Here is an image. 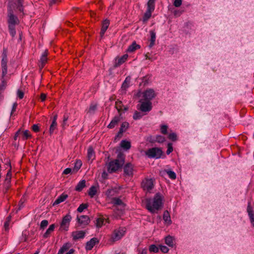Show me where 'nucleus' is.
I'll return each instance as SVG.
<instances>
[{"label": "nucleus", "instance_id": "f257e3e1", "mask_svg": "<svg viewBox=\"0 0 254 254\" xmlns=\"http://www.w3.org/2000/svg\"><path fill=\"white\" fill-rule=\"evenodd\" d=\"M163 196L160 193L155 194L153 198L146 199V208L152 213H156L163 205Z\"/></svg>", "mask_w": 254, "mask_h": 254}, {"label": "nucleus", "instance_id": "f03ea898", "mask_svg": "<svg viewBox=\"0 0 254 254\" xmlns=\"http://www.w3.org/2000/svg\"><path fill=\"white\" fill-rule=\"evenodd\" d=\"M125 157L124 154L120 153L117 159L111 161L108 165V171L109 173H113L117 171L124 163Z\"/></svg>", "mask_w": 254, "mask_h": 254}, {"label": "nucleus", "instance_id": "7ed1b4c3", "mask_svg": "<svg viewBox=\"0 0 254 254\" xmlns=\"http://www.w3.org/2000/svg\"><path fill=\"white\" fill-rule=\"evenodd\" d=\"M156 95L155 91L152 89H148L142 92L139 91L135 95L136 97L140 98V100L148 102H151Z\"/></svg>", "mask_w": 254, "mask_h": 254}, {"label": "nucleus", "instance_id": "20e7f679", "mask_svg": "<svg viewBox=\"0 0 254 254\" xmlns=\"http://www.w3.org/2000/svg\"><path fill=\"white\" fill-rule=\"evenodd\" d=\"M163 154L162 150L158 147H153L146 150L145 154L149 158H160Z\"/></svg>", "mask_w": 254, "mask_h": 254}, {"label": "nucleus", "instance_id": "39448f33", "mask_svg": "<svg viewBox=\"0 0 254 254\" xmlns=\"http://www.w3.org/2000/svg\"><path fill=\"white\" fill-rule=\"evenodd\" d=\"M125 232L126 229L123 227L115 230L111 236L110 240L113 242L119 241L124 236Z\"/></svg>", "mask_w": 254, "mask_h": 254}, {"label": "nucleus", "instance_id": "423d86ee", "mask_svg": "<svg viewBox=\"0 0 254 254\" xmlns=\"http://www.w3.org/2000/svg\"><path fill=\"white\" fill-rule=\"evenodd\" d=\"M139 104L137 105L138 110L144 113H147L150 111L152 108L151 102L145 101L142 100H139Z\"/></svg>", "mask_w": 254, "mask_h": 254}, {"label": "nucleus", "instance_id": "0eeeda50", "mask_svg": "<svg viewBox=\"0 0 254 254\" xmlns=\"http://www.w3.org/2000/svg\"><path fill=\"white\" fill-rule=\"evenodd\" d=\"M71 219V217L69 214H66L64 217L61 223L60 230L62 231H67Z\"/></svg>", "mask_w": 254, "mask_h": 254}, {"label": "nucleus", "instance_id": "6e6552de", "mask_svg": "<svg viewBox=\"0 0 254 254\" xmlns=\"http://www.w3.org/2000/svg\"><path fill=\"white\" fill-rule=\"evenodd\" d=\"M156 0H149L147 3V9L144 16H151L155 9V3Z\"/></svg>", "mask_w": 254, "mask_h": 254}, {"label": "nucleus", "instance_id": "1a4fd4ad", "mask_svg": "<svg viewBox=\"0 0 254 254\" xmlns=\"http://www.w3.org/2000/svg\"><path fill=\"white\" fill-rule=\"evenodd\" d=\"M141 186L143 190L148 192L150 191L154 187L153 180L152 179H145L142 181Z\"/></svg>", "mask_w": 254, "mask_h": 254}, {"label": "nucleus", "instance_id": "9d476101", "mask_svg": "<svg viewBox=\"0 0 254 254\" xmlns=\"http://www.w3.org/2000/svg\"><path fill=\"white\" fill-rule=\"evenodd\" d=\"M7 57L5 54L3 53L2 58L1 60V68H2V77H3L6 75L7 72Z\"/></svg>", "mask_w": 254, "mask_h": 254}, {"label": "nucleus", "instance_id": "9b49d317", "mask_svg": "<svg viewBox=\"0 0 254 254\" xmlns=\"http://www.w3.org/2000/svg\"><path fill=\"white\" fill-rule=\"evenodd\" d=\"M99 243V241L96 238H93L90 241H88L85 246V249L87 251L91 250L93 247Z\"/></svg>", "mask_w": 254, "mask_h": 254}, {"label": "nucleus", "instance_id": "f8f14e48", "mask_svg": "<svg viewBox=\"0 0 254 254\" xmlns=\"http://www.w3.org/2000/svg\"><path fill=\"white\" fill-rule=\"evenodd\" d=\"M134 171L133 166L130 163H127L124 167V172L126 175L131 176L133 175Z\"/></svg>", "mask_w": 254, "mask_h": 254}, {"label": "nucleus", "instance_id": "ddd939ff", "mask_svg": "<svg viewBox=\"0 0 254 254\" xmlns=\"http://www.w3.org/2000/svg\"><path fill=\"white\" fill-rule=\"evenodd\" d=\"M78 222L82 225H87L90 222V219L87 215H81L77 217Z\"/></svg>", "mask_w": 254, "mask_h": 254}, {"label": "nucleus", "instance_id": "4468645a", "mask_svg": "<svg viewBox=\"0 0 254 254\" xmlns=\"http://www.w3.org/2000/svg\"><path fill=\"white\" fill-rule=\"evenodd\" d=\"M110 24V21L108 19H105L102 22V28L100 32V37L102 38L108 29Z\"/></svg>", "mask_w": 254, "mask_h": 254}, {"label": "nucleus", "instance_id": "2eb2a0df", "mask_svg": "<svg viewBox=\"0 0 254 254\" xmlns=\"http://www.w3.org/2000/svg\"><path fill=\"white\" fill-rule=\"evenodd\" d=\"M16 4L15 2H9L7 6L8 15L14 16V11L15 10Z\"/></svg>", "mask_w": 254, "mask_h": 254}, {"label": "nucleus", "instance_id": "dca6fc26", "mask_svg": "<svg viewBox=\"0 0 254 254\" xmlns=\"http://www.w3.org/2000/svg\"><path fill=\"white\" fill-rule=\"evenodd\" d=\"M128 58L127 54H125L120 58H117L115 60V66H118L126 61Z\"/></svg>", "mask_w": 254, "mask_h": 254}, {"label": "nucleus", "instance_id": "f3484780", "mask_svg": "<svg viewBox=\"0 0 254 254\" xmlns=\"http://www.w3.org/2000/svg\"><path fill=\"white\" fill-rule=\"evenodd\" d=\"M121 114L120 113L119 116H115L108 126V127L110 128H113L117 125L118 123L121 121Z\"/></svg>", "mask_w": 254, "mask_h": 254}, {"label": "nucleus", "instance_id": "a211bd4d", "mask_svg": "<svg viewBox=\"0 0 254 254\" xmlns=\"http://www.w3.org/2000/svg\"><path fill=\"white\" fill-rule=\"evenodd\" d=\"M95 152L93 150V149L91 146H90L87 150L88 160L90 163H91L93 161V160L95 159Z\"/></svg>", "mask_w": 254, "mask_h": 254}, {"label": "nucleus", "instance_id": "6ab92c4d", "mask_svg": "<svg viewBox=\"0 0 254 254\" xmlns=\"http://www.w3.org/2000/svg\"><path fill=\"white\" fill-rule=\"evenodd\" d=\"M72 236L74 240L82 239L84 237L85 233L83 231H75L72 232Z\"/></svg>", "mask_w": 254, "mask_h": 254}, {"label": "nucleus", "instance_id": "aec40b11", "mask_svg": "<svg viewBox=\"0 0 254 254\" xmlns=\"http://www.w3.org/2000/svg\"><path fill=\"white\" fill-rule=\"evenodd\" d=\"M8 22L9 27H13V28H14L15 25L18 24L19 20L17 17H9Z\"/></svg>", "mask_w": 254, "mask_h": 254}, {"label": "nucleus", "instance_id": "412c9836", "mask_svg": "<svg viewBox=\"0 0 254 254\" xmlns=\"http://www.w3.org/2000/svg\"><path fill=\"white\" fill-rule=\"evenodd\" d=\"M48 52L47 50H46L42 54L40 58L41 66L43 67L47 61V56L48 55Z\"/></svg>", "mask_w": 254, "mask_h": 254}, {"label": "nucleus", "instance_id": "4be33fe9", "mask_svg": "<svg viewBox=\"0 0 254 254\" xmlns=\"http://www.w3.org/2000/svg\"><path fill=\"white\" fill-rule=\"evenodd\" d=\"M116 108L118 110L119 113H120V111L123 110H124V111H127L128 110L127 107L124 106L122 102L121 101H116Z\"/></svg>", "mask_w": 254, "mask_h": 254}, {"label": "nucleus", "instance_id": "5701e85b", "mask_svg": "<svg viewBox=\"0 0 254 254\" xmlns=\"http://www.w3.org/2000/svg\"><path fill=\"white\" fill-rule=\"evenodd\" d=\"M67 196V195L66 194H62L60 196H59L58 198L55 201V202L53 203V205H58L60 203L63 202L66 199Z\"/></svg>", "mask_w": 254, "mask_h": 254}, {"label": "nucleus", "instance_id": "b1692460", "mask_svg": "<svg viewBox=\"0 0 254 254\" xmlns=\"http://www.w3.org/2000/svg\"><path fill=\"white\" fill-rule=\"evenodd\" d=\"M140 48V46L137 44L135 42H133L132 43L131 45H130L127 50V52H133L134 51H135V50H136L137 49H138Z\"/></svg>", "mask_w": 254, "mask_h": 254}, {"label": "nucleus", "instance_id": "393cba45", "mask_svg": "<svg viewBox=\"0 0 254 254\" xmlns=\"http://www.w3.org/2000/svg\"><path fill=\"white\" fill-rule=\"evenodd\" d=\"M55 228V225L52 224L51 225L49 228L47 230L46 232L44 233L43 237L45 238H48L50 235L54 231Z\"/></svg>", "mask_w": 254, "mask_h": 254}, {"label": "nucleus", "instance_id": "a878e982", "mask_svg": "<svg viewBox=\"0 0 254 254\" xmlns=\"http://www.w3.org/2000/svg\"><path fill=\"white\" fill-rule=\"evenodd\" d=\"M163 218L165 223H166L167 224H170L171 223L170 214L167 210H166L164 212Z\"/></svg>", "mask_w": 254, "mask_h": 254}, {"label": "nucleus", "instance_id": "bb28decb", "mask_svg": "<svg viewBox=\"0 0 254 254\" xmlns=\"http://www.w3.org/2000/svg\"><path fill=\"white\" fill-rule=\"evenodd\" d=\"M151 38L150 40V44L149 45V47L151 48L154 46L155 44V41L156 39V33L154 31H150Z\"/></svg>", "mask_w": 254, "mask_h": 254}, {"label": "nucleus", "instance_id": "cd10ccee", "mask_svg": "<svg viewBox=\"0 0 254 254\" xmlns=\"http://www.w3.org/2000/svg\"><path fill=\"white\" fill-rule=\"evenodd\" d=\"M165 243L169 247H173L174 245V238L170 236H168L165 238Z\"/></svg>", "mask_w": 254, "mask_h": 254}, {"label": "nucleus", "instance_id": "c85d7f7f", "mask_svg": "<svg viewBox=\"0 0 254 254\" xmlns=\"http://www.w3.org/2000/svg\"><path fill=\"white\" fill-rule=\"evenodd\" d=\"M86 181L84 180L80 181L75 187V190L80 191L85 187Z\"/></svg>", "mask_w": 254, "mask_h": 254}, {"label": "nucleus", "instance_id": "c756f323", "mask_svg": "<svg viewBox=\"0 0 254 254\" xmlns=\"http://www.w3.org/2000/svg\"><path fill=\"white\" fill-rule=\"evenodd\" d=\"M69 248L70 244L69 243L64 244L60 249L58 254H64V253L67 251Z\"/></svg>", "mask_w": 254, "mask_h": 254}, {"label": "nucleus", "instance_id": "7c9ffc66", "mask_svg": "<svg viewBox=\"0 0 254 254\" xmlns=\"http://www.w3.org/2000/svg\"><path fill=\"white\" fill-rule=\"evenodd\" d=\"M121 146L126 149H128L130 148V142L126 140H122L120 143Z\"/></svg>", "mask_w": 254, "mask_h": 254}, {"label": "nucleus", "instance_id": "2f4dec72", "mask_svg": "<svg viewBox=\"0 0 254 254\" xmlns=\"http://www.w3.org/2000/svg\"><path fill=\"white\" fill-rule=\"evenodd\" d=\"M130 81V77H127L124 82H123L122 84V88L124 90H126L127 88L129 86V83Z\"/></svg>", "mask_w": 254, "mask_h": 254}, {"label": "nucleus", "instance_id": "473e14b6", "mask_svg": "<svg viewBox=\"0 0 254 254\" xmlns=\"http://www.w3.org/2000/svg\"><path fill=\"white\" fill-rule=\"evenodd\" d=\"M128 126L129 124L127 122H125L123 123L119 133L122 134L123 132L125 131L127 129Z\"/></svg>", "mask_w": 254, "mask_h": 254}, {"label": "nucleus", "instance_id": "72a5a7b5", "mask_svg": "<svg viewBox=\"0 0 254 254\" xmlns=\"http://www.w3.org/2000/svg\"><path fill=\"white\" fill-rule=\"evenodd\" d=\"M97 189L94 186H92L89 190L88 194L91 197H93L96 193Z\"/></svg>", "mask_w": 254, "mask_h": 254}, {"label": "nucleus", "instance_id": "f704fd0d", "mask_svg": "<svg viewBox=\"0 0 254 254\" xmlns=\"http://www.w3.org/2000/svg\"><path fill=\"white\" fill-rule=\"evenodd\" d=\"M105 219L102 217L98 218L96 219V226L98 228H101L104 224Z\"/></svg>", "mask_w": 254, "mask_h": 254}, {"label": "nucleus", "instance_id": "c9c22d12", "mask_svg": "<svg viewBox=\"0 0 254 254\" xmlns=\"http://www.w3.org/2000/svg\"><path fill=\"white\" fill-rule=\"evenodd\" d=\"M96 109L97 105L96 104L92 103L90 105L87 113L90 114H94Z\"/></svg>", "mask_w": 254, "mask_h": 254}, {"label": "nucleus", "instance_id": "e433bc0d", "mask_svg": "<svg viewBox=\"0 0 254 254\" xmlns=\"http://www.w3.org/2000/svg\"><path fill=\"white\" fill-rule=\"evenodd\" d=\"M22 139L23 140L27 139L28 138L31 136L29 131L28 130H25L21 132Z\"/></svg>", "mask_w": 254, "mask_h": 254}, {"label": "nucleus", "instance_id": "4c0bfd02", "mask_svg": "<svg viewBox=\"0 0 254 254\" xmlns=\"http://www.w3.org/2000/svg\"><path fill=\"white\" fill-rule=\"evenodd\" d=\"M81 161L80 160H77L74 164L73 171L75 172H77L81 168Z\"/></svg>", "mask_w": 254, "mask_h": 254}, {"label": "nucleus", "instance_id": "58836bf2", "mask_svg": "<svg viewBox=\"0 0 254 254\" xmlns=\"http://www.w3.org/2000/svg\"><path fill=\"white\" fill-rule=\"evenodd\" d=\"M57 122H52V124L50 127V133L52 134L54 132L55 129L57 128Z\"/></svg>", "mask_w": 254, "mask_h": 254}, {"label": "nucleus", "instance_id": "ea45409f", "mask_svg": "<svg viewBox=\"0 0 254 254\" xmlns=\"http://www.w3.org/2000/svg\"><path fill=\"white\" fill-rule=\"evenodd\" d=\"M166 173L170 179L174 180L176 178V175L174 172L171 170H168L166 171Z\"/></svg>", "mask_w": 254, "mask_h": 254}, {"label": "nucleus", "instance_id": "a19ab883", "mask_svg": "<svg viewBox=\"0 0 254 254\" xmlns=\"http://www.w3.org/2000/svg\"><path fill=\"white\" fill-rule=\"evenodd\" d=\"M113 203L117 205H124V203L122 202V201L118 198H114L113 199Z\"/></svg>", "mask_w": 254, "mask_h": 254}, {"label": "nucleus", "instance_id": "79ce46f5", "mask_svg": "<svg viewBox=\"0 0 254 254\" xmlns=\"http://www.w3.org/2000/svg\"><path fill=\"white\" fill-rule=\"evenodd\" d=\"M155 141L159 143H162L165 141V138L162 135H157L156 137Z\"/></svg>", "mask_w": 254, "mask_h": 254}, {"label": "nucleus", "instance_id": "37998d69", "mask_svg": "<svg viewBox=\"0 0 254 254\" xmlns=\"http://www.w3.org/2000/svg\"><path fill=\"white\" fill-rule=\"evenodd\" d=\"M87 208V205L86 204H81L79 205L77 208V211L79 212H82L84 209Z\"/></svg>", "mask_w": 254, "mask_h": 254}, {"label": "nucleus", "instance_id": "c03bdc74", "mask_svg": "<svg viewBox=\"0 0 254 254\" xmlns=\"http://www.w3.org/2000/svg\"><path fill=\"white\" fill-rule=\"evenodd\" d=\"M142 115L140 113L136 111L133 114V118L134 120H136L138 119H140V118H142Z\"/></svg>", "mask_w": 254, "mask_h": 254}, {"label": "nucleus", "instance_id": "a18cd8bd", "mask_svg": "<svg viewBox=\"0 0 254 254\" xmlns=\"http://www.w3.org/2000/svg\"><path fill=\"white\" fill-rule=\"evenodd\" d=\"M149 251L151 252L157 253L158 252V248L155 245H151L149 247Z\"/></svg>", "mask_w": 254, "mask_h": 254}, {"label": "nucleus", "instance_id": "49530a36", "mask_svg": "<svg viewBox=\"0 0 254 254\" xmlns=\"http://www.w3.org/2000/svg\"><path fill=\"white\" fill-rule=\"evenodd\" d=\"M247 212L248 213L249 216L251 215V214H254L253 212V208L251 205V203L249 202L247 207Z\"/></svg>", "mask_w": 254, "mask_h": 254}, {"label": "nucleus", "instance_id": "de8ad7c7", "mask_svg": "<svg viewBox=\"0 0 254 254\" xmlns=\"http://www.w3.org/2000/svg\"><path fill=\"white\" fill-rule=\"evenodd\" d=\"M167 128L168 127L166 125H162L161 126V132L164 134H166L167 133Z\"/></svg>", "mask_w": 254, "mask_h": 254}, {"label": "nucleus", "instance_id": "09e8293b", "mask_svg": "<svg viewBox=\"0 0 254 254\" xmlns=\"http://www.w3.org/2000/svg\"><path fill=\"white\" fill-rule=\"evenodd\" d=\"M48 225V221L47 220H44L42 221L40 224V228L41 229H44Z\"/></svg>", "mask_w": 254, "mask_h": 254}, {"label": "nucleus", "instance_id": "8fccbe9b", "mask_svg": "<svg viewBox=\"0 0 254 254\" xmlns=\"http://www.w3.org/2000/svg\"><path fill=\"white\" fill-rule=\"evenodd\" d=\"M168 137L170 139L175 141L177 140V135L175 133H172L169 134Z\"/></svg>", "mask_w": 254, "mask_h": 254}, {"label": "nucleus", "instance_id": "3c124183", "mask_svg": "<svg viewBox=\"0 0 254 254\" xmlns=\"http://www.w3.org/2000/svg\"><path fill=\"white\" fill-rule=\"evenodd\" d=\"M17 96L20 99H22L24 97V92L20 89H18L17 91Z\"/></svg>", "mask_w": 254, "mask_h": 254}, {"label": "nucleus", "instance_id": "603ef678", "mask_svg": "<svg viewBox=\"0 0 254 254\" xmlns=\"http://www.w3.org/2000/svg\"><path fill=\"white\" fill-rule=\"evenodd\" d=\"M182 0H175L174 2V5L176 7H179L182 4Z\"/></svg>", "mask_w": 254, "mask_h": 254}, {"label": "nucleus", "instance_id": "864d4df0", "mask_svg": "<svg viewBox=\"0 0 254 254\" xmlns=\"http://www.w3.org/2000/svg\"><path fill=\"white\" fill-rule=\"evenodd\" d=\"M9 32L10 35L12 36V37H14L16 34V31L15 30L14 28L13 27H9Z\"/></svg>", "mask_w": 254, "mask_h": 254}, {"label": "nucleus", "instance_id": "5fc2aeb1", "mask_svg": "<svg viewBox=\"0 0 254 254\" xmlns=\"http://www.w3.org/2000/svg\"><path fill=\"white\" fill-rule=\"evenodd\" d=\"M173 151V147L171 143H169L168 144V149L166 151L167 154H169Z\"/></svg>", "mask_w": 254, "mask_h": 254}, {"label": "nucleus", "instance_id": "6e6d98bb", "mask_svg": "<svg viewBox=\"0 0 254 254\" xmlns=\"http://www.w3.org/2000/svg\"><path fill=\"white\" fill-rule=\"evenodd\" d=\"M160 250L161 251L165 253H166L168 252V248L165 246H160Z\"/></svg>", "mask_w": 254, "mask_h": 254}, {"label": "nucleus", "instance_id": "4d7b16f0", "mask_svg": "<svg viewBox=\"0 0 254 254\" xmlns=\"http://www.w3.org/2000/svg\"><path fill=\"white\" fill-rule=\"evenodd\" d=\"M67 120H68V117H67L66 116H64L63 123L62 124V126L63 127H64V126H65L66 125V122H67Z\"/></svg>", "mask_w": 254, "mask_h": 254}, {"label": "nucleus", "instance_id": "13d9d810", "mask_svg": "<svg viewBox=\"0 0 254 254\" xmlns=\"http://www.w3.org/2000/svg\"><path fill=\"white\" fill-rule=\"evenodd\" d=\"M32 129L35 132H37L39 130V127L37 125H34L32 126Z\"/></svg>", "mask_w": 254, "mask_h": 254}, {"label": "nucleus", "instance_id": "bf43d9fd", "mask_svg": "<svg viewBox=\"0 0 254 254\" xmlns=\"http://www.w3.org/2000/svg\"><path fill=\"white\" fill-rule=\"evenodd\" d=\"M6 86V82L5 81H4V80L3 79V78H2V83L0 85V90H2L3 89V88L5 87Z\"/></svg>", "mask_w": 254, "mask_h": 254}, {"label": "nucleus", "instance_id": "052dcab7", "mask_svg": "<svg viewBox=\"0 0 254 254\" xmlns=\"http://www.w3.org/2000/svg\"><path fill=\"white\" fill-rule=\"evenodd\" d=\"M71 172V169L69 168H67L64 171L63 174L66 175V174H69Z\"/></svg>", "mask_w": 254, "mask_h": 254}, {"label": "nucleus", "instance_id": "680f3d73", "mask_svg": "<svg viewBox=\"0 0 254 254\" xmlns=\"http://www.w3.org/2000/svg\"><path fill=\"white\" fill-rule=\"evenodd\" d=\"M46 94H44V93H42L41 94V96H40V98H41V101L42 102H43L45 100L46 98Z\"/></svg>", "mask_w": 254, "mask_h": 254}, {"label": "nucleus", "instance_id": "e2e57ef3", "mask_svg": "<svg viewBox=\"0 0 254 254\" xmlns=\"http://www.w3.org/2000/svg\"><path fill=\"white\" fill-rule=\"evenodd\" d=\"M251 223L253 226L254 227V214H251V215L249 216Z\"/></svg>", "mask_w": 254, "mask_h": 254}, {"label": "nucleus", "instance_id": "0e129e2a", "mask_svg": "<svg viewBox=\"0 0 254 254\" xmlns=\"http://www.w3.org/2000/svg\"><path fill=\"white\" fill-rule=\"evenodd\" d=\"M9 223V222H8V221H6L4 223V227L5 230H7L8 229Z\"/></svg>", "mask_w": 254, "mask_h": 254}, {"label": "nucleus", "instance_id": "69168bd1", "mask_svg": "<svg viewBox=\"0 0 254 254\" xmlns=\"http://www.w3.org/2000/svg\"><path fill=\"white\" fill-rule=\"evenodd\" d=\"M10 184V183H7L5 181H4V185L6 190H7L9 188Z\"/></svg>", "mask_w": 254, "mask_h": 254}, {"label": "nucleus", "instance_id": "338daca9", "mask_svg": "<svg viewBox=\"0 0 254 254\" xmlns=\"http://www.w3.org/2000/svg\"><path fill=\"white\" fill-rule=\"evenodd\" d=\"M11 177H7L6 176V178L5 179L4 181H5L7 183H10Z\"/></svg>", "mask_w": 254, "mask_h": 254}, {"label": "nucleus", "instance_id": "774afa93", "mask_svg": "<svg viewBox=\"0 0 254 254\" xmlns=\"http://www.w3.org/2000/svg\"><path fill=\"white\" fill-rule=\"evenodd\" d=\"M74 252V250L72 249H70L67 253L65 254H73Z\"/></svg>", "mask_w": 254, "mask_h": 254}]
</instances>
